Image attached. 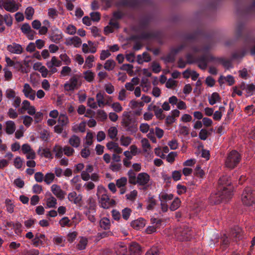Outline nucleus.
I'll list each match as a JSON object with an SVG mask.
<instances>
[{
    "label": "nucleus",
    "mask_w": 255,
    "mask_h": 255,
    "mask_svg": "<svg viewBox=\"0 0 255 255\" xmlns=\"http://www.w3.org/2000/svg\"><path fill=\"white\" fill-rule=\"evenodd\" d=\"M150 176L146 173L141 172L137 175V179L136 180V184L142 187V189L147 190L149 186V181Z\"/></svg>",
    "instance_id": "7"
},
{
    "label": "nucleus",
    "mask_w": 255,
    "mask_h": 255,
    "mask_svg": "<svg viewBox=\"0 0 255 255\" xmlns=\"http://www.w3.org/2000/svg\"><path fill=\"white\" fill-rule=\"evenodd\" d=\"M7 49L10 52L15 54H20L23 51L21 46L15 42L13 43L12 45H8L7 46Z\"/></svg>",
    "instance_id": "21"
},
{
    "label": "nucleus",
    "mask_w": 255,
    "mask_h": 255,
    "mask_svg": "<svg viewBox=\"0 0 255 255\" xmlns=\"http://www.w3.org/2000/svg\"><path fill=\"white\" fill-rule=\"evenodd\" d=\"M49 38L52 41L57 43L62 38V32L58 28L53 27L51 28Z\"/></svg>",
    "instance_id": "12"
},
{
    "label": "nucleus",
    "mask_w": 255,
    "mask_h": 255,
    "mask_svg": "<svg viewBox=\"0 0 255 255\" xmlns=\"http://www.w3.org/2000/svg\"><path fill=\"white\" fill-rule=\"evenodd\" d=\"M63 149L64 154L68 156H70L72 155L74 152V150L71 147L65 146Z\"/></svg>",
    "instance_id": "57"
},
{
    "label": "nucleus",
    "mask_w": 255,
    "mask_h": 255,
    "mask_svg": "<svg viewBox=\"0 0 255 255\" xmlns=\"http://www.w3.org/2000/svg\"><path fill=\"white\" fill-rule=\"evenodd\" d=\"M65 239L62 237L56 236L53 238V242L57 245L63 247L64 246Z\"/></svg>",
    "instance_id": "50"
},
{
    "label": "nucleus",
    "mask_w": 255,
    "mask_h": 255,
    "mask_svg": "<svg viewBox=\"0 0 255 255\" xmlns=\"http://www.w3.org/2000/svg\"><path fill=\"white\" fill-rule=\"evenodd\" d=\"M105 94L104 93L99 92L96 95V100L99 107H102L105 105Z\"/></svg>",
    "instance_id": "31"
},
{
    "label": "nucleus",
    "mask_w": 255,
    "mask_h": 255,
    "mask_svg": "<svg viewBox=\"0 0 255 255\" xmlns=\"http://www.w3.org/2000/svg\"><path fill=\"white\" fill-rule=\"evenodd\" d=\"M162 59L164 60L165 62L167 63L173 62L175 60V56L170 52L165 57L162 58Z\"/></svg>",
    "instance_id": "56"
},
{
    "label": "nucleus",
    "mask_w": 255,
    "mask_h": 255,
    "mask_svg": "<svg viewBox=\"0 0 255 255\" xmlns=\"http://www.w3.org/2000/svg\"><path fill=\"white\" fill-rule=\"evenodd\" d=\"M69 143L73 147H76V148L78 147L80 145V139L78 136H77L75 135H73L69 139Z\"/></svg>",
    "instance_id": "36"
},
{
    "label": "nucleus",
    "mask_w": 255,
    "mask_h": 255,
    "mask_svg": "<svg viewBox=\"0 0 255 255\" xmlns=\"http://www.w3.org/2000/svg\"><path fill=\"white\" fill-rule=\"evenodd\" d=\"M68 199L70 202L77 205L81 202L82 196L81 194L77 195L76 192L73 191L68 194Z\"/></svg>",
    "instance_id": "20"
},
{
    "label": "nucleus",
    "mask_w": 255,
    "mask_h": 255,
    "mask_svg": "<svg viewBox=\"0 0 255 255\" xmlns=\"http://www.w3.org/2000/svg\"><path fill=\"white\" fill-rule=\"evenodd\" d=\"M180 203L181 201L179 198L178 197L175 198L170 206V210L173 211L177 210L179 207Z\"/></svg>",
    "instance_id": "41"
},
{
    "label": "nucleus",
    "mask_w": 255,
    "mask_h": 255,
    "mask_svg": "<svg viewBox=\"0 0 255 255\" xmlns=\"http://www.w3.org/2000/svg\"><path fill=\"white\" fill-rule=\"evenodd\" d=\"M45 241V236L40 233H37L32 240L33 245L36 247L43 246Z\"/></svg>",
    "instance_id": "18"
},
{
    "label": "nucleus",
    "mask_w": 255,
    "mask_h": 255,
    "mask_svg": "<svg viewBox=\"0 0 255 255\" xmlns=\"http://www.w3.org/2000/svg\"><path fill=\"white\" fill-rule=\"evenodd\" d=\"M208 100L209 104L211 105H213L217 102H220L221 97L218 93L214 92L212 93L211 97L209 98Z\"/></svg>",
    "instance_id": "33"
},
{
    "label": "nucleus",
    "mask_w": 255,
    "mask_h": 255,
    "mask_svg": "<svg viewBox=\"0 0 255 255\" xmlns=\"http://www.w3.org/2000/svg\"><path fill=\"white\" fill-rule=\"evenodd\" d=\"M161 37V32L159 30L150 31H142L139 35H133L130 37L131 40L138 39L149 40L151 39H159Z\"/></svg>",
    "instance_id": "5"
},
{
    "label": "nucleus",
    "mask_w": 255,
    "mask_h": 255,
    "mask_svg": "<svg viewBox=\"0 0 255 255\" xmlns=\"http://www.w3.org/2000/svg\"><path fill=\"white\" fill-rule=\"evenodd\" d=\"M108 116L106 113L103 110H98L97 111L96 118L98 120L104 121L107 119Z\"/></svg>",
    "instance_id": "40"
},
{
    "label": "nucleus",
    "mask_w": 255,
    "mask_h": 255,
    "mask_svg": "<svg viewBox=\"0 0 255 255\" xmlns=\"http://www.w3.org/2000/svg\"><path fill=\"white\" fill-rule=\"evenodd\" d=\"M123 123L125 124L126 128H135L137 126V123L135 119L131 118L129 115H128L124 118Z\"/></svg>",
    "instance_id": "27"
},
{
    "label": "nucleus",
    "mask_w": 255,
    "mask_h": 255,
    "mask_svg": "<svg viewBox=\"0 0 255 255\" xmlns=\"http://www.w3.org/2000/svg\"><path fill=\"white\" fill-rule=\"evenodd\" d=\"M145 255H159L158 250L156 247H152L147 251Z\"/></svg>",
    "instance_id": "62"
},
{
    "label": "nucleus",
    "mask_w": 255,
    "mask_h": 255,
    "mask_svg": "<svg viewBox=\"0 0 255 255\" xmlns=\"http://www.w3.org/2000/svg\"><path fill=\"white\" fill-rule=\"evenodd\" d=\"M255 92V85L254 84H247L246 92L248 96H252Z\"/></svg>",
    "instance_id": "52"
},
{
    "label": "nucleus",
    "mask_w": 255,
    "mask_h": 255,
    "mask_svg": "<svg viewBox=\"0 0 255 255\" xmlns=\"http://www.w3.org/2000/svg\"><path fill=\"white\" fill-rule=\"evenodd\" d=\"M83 74L84 77L87 81L91 82L94 80L95 74L92 71L90 70H87L85 71L83 73Z\"/></svg>",
    "instance_id": "39"
},
{
    "label": "nucleus",
    "mask_w": 255,
    "mask_h": 255,
    "mask_svg": "<svg viewBox=\"0 0 255 255\" xmlns=\"http://www.w3.org/2000/svg\"><path fill=\"white\" fill-rule=\"evenodd\" d=\"M110 198L106 194H103L100 199V203L101 204V207L104 209H108L110 208V204H109Z\"/></svg>",
    "instance_id": "29"
},
{
    "label": "nucleus",
    "mask_w": 255,
    "mask_h": 255,
    "mask_svg": "<svg viewBox=\"0 0 255 255\" xmlns=\"http://www.w3.org/2000/svg\"><path fill=\"white\" fill-rule=\"evenodd\" d=\"M224 80H225L229 86L234 85L235 82L234 77L231 75H228L226 77L223 75L220 76L218 79V82L220 85L224 83Z\"/></svg>",
    "instance_id": "22"
},
{
    "label": "nucleus",
    "mask_w": 255,
    "mask_h": 255,
    "mask_svg": "<svg viewBox=\"0 0 255 255\" xmlns=\"http://www.w3.org/2000/svg\"><path fill=\"white\" fill-rule=\"evenodd\" d=\"M147 202L148 203L147 209L148 210H152L154 209V206L156 204V201L154 199L153 197H150L148 199Z\"/></svg>",
    "instance_id": "44"
},
{
    "label": "nucleus",
    "mask_w": 255,
    "mask_h": 255,
    "mask_svg": "<svg viewBox=\"0 0 255 255\" xmlns=\"http://www.w3.org/2000/svg\"><path fill=\"white\" fill-rule=\"evenodd\" d=\"M194 174L200 177H203L204 175V171L201 168L200 165H197L194 170Z\"/></svg>",
    "instance_id": "53"
},
{
    "label": "nucleus",
    "mask_w": 255,
    "mask_h": 255,
    "mask_svg": "<svg viewBox=\"0 0 255 255\" xmlns=\"http://www.w3.org/2000/svg\"><path fill=\"white\" fill-rule=\"evenodd\" d=\"M243 232L241 228L238 226L235 227L231 230L229 234V237L226 234H224L221 238L220 248L222 251H225L229 247L230 243V240H233L237 242L242 238Z\"/></svg>",
    "instance_id": "1"
},
{
    "label": "nucleus",
    "mask_w": 255,
    "mask_h": 255,
    "mask_svg": "<svg viewBox=\"0 0 255 255\" xmlns=\"http://www.w3.org/2000/svg\"><path fill=\"white\" fill-rule=\"evenodd\" d=\"M147 0H122L120 4L124 6H128L131 8H137L140 5L146 1Z\"/></svg>",
    "instance_id": "10"
},
{
    "label": "nucleus",
    "mask_w": 255,
    "mask_h": 255,
    "mask_svg": "<svg viewBox=\"0 0 255 255\" xmlns=\"http://www.w3.org/2000/svg\"><path fill=\"white\" fill-rule=\"evenodd\" d=\"M58 125L55 126L54 128H60L66 125L68 122V119L67 117L64 115H60L57 118Z\"/></svg>",
    "instance_id": "30"
},
{
    "label": "nucleus",
    "mask_w": 255,
    "mask_h": 255,
    "mask_svg": "<svg viewBox=\"0 0 255 255\" xmlns=\"http://www.w3.org/2000/svg\"><path fill=\"white\" fill-rule=\"evenodd\" d=\"M209 132L206 128H202L199 133V137L202 140H205L208 135Z\"/></svg>",
    "instance_id": "61"
},
{
    "label": "nucleus",
    "mask_w": 255,
    "mask_h": 255,
    "mask_svg": "<svg viewBox=\"0 0 255 255\" xmlns=\"http://www.w3.org/2000/svg\"><path fill=\"white\" fill-rule=\"evenodd\" d=\"M121 145L128 146L131 143V138L129 136L122 135L120 139Z\"/></svg>",
    "instance_id": "47"
},
{
    "label": "nucleus",
    "mask_w": 255,
    "mask_h": 255,
    "mask_svg": "<svg viewBox=\"0 0 255 255\" xmlns=\"http://www.w3.org/2000/svg\"><path fill=\"white\" fill-rule=\"evenodd\" d=\"M220 0H212L209 5L211 9H216ZM244 14H255V0H253L252 4L246 7L243 11Z\"/></svg>",
    "instance_id": "9"
},
{
    "label": "nucleus",
    "mask_w": 255,
    "mask_h": 255,
    "mask_svg": "<svg viewBox=\"0 0 255 255\" xmlns=\"http://www.w3.org/2000/svg\"><path fill=\"white\" fill-rule=\"evenodd\" d=\"M87 244V240L86 239L82 238L77 245L78 249L80 250H83L85 249Z\"/></svg>",
    "instance_id": "54"
},
{
    "label": "nucleus",
    "mask_w": 255,
    "mask_h": 255,
    "mask_svg": "<svg viewBox=\"0 0 255 255\" xmlns=\"http://www.w3.org/2000/svg\"><path fill=\"white\" fill-rule=\"evenodd\" d=\"M22 92L26 98H28L31 100H34L35 99V91L31 88L28 84L26 83L24 85Z\"/></svg>",
    "instance_id": "14"
},
{
    "label": "nucleus",
    "mask_w": 255,
    "mask_h": 255,
    "mask_svg": "<svg viewBox=\"0 0 255 255\" xmlns=\"http://www.w3.org/2000/svg\"><path fill=\"white\" fill-rule=\"evenodd\" d=\"M33 119L31 117L29 116H25L23 117V123L26 127H29Z\"/></svg>",
    "instance_id": "64"
},
{
    "label": "nucleus",
    "mask_w": 255,
    "mask_h": 255,
    "mask_svg": "<svg viewBox=\"0 0 255 255\" xmlns=\"http://www.w3.org/2000/svg\"><path fill=\"white\" fill-rule=\"evenodd\" d=\"M3 22H5L6 25L10 26L12 24V18L9 14H5L3 16Z\"/></svg>",
    "instance_id": "51"
},
{
    "label": "nucleus",
    "mask_w": 255,
    "mask_h": 255,
    "mask_svg": "<svg viewBox=\"0 0 255 255\" xmlns=\"http://www.w3.org/2000/svg\"><path fill=\"white\" fill-rule=\"evenodd\" d=\"M128 182L130 184L136 185V180L137 179V176H136V173L132 169H130L128 172Z\"/></svg>",
    "instance_id": "32"
},
{
    "label": "nucleus",
    "mask_w": 255,
    "mask_h": 255,
    "mask_svg": "<svg viewBox=\"0 0 255 255\" xmlns=\"http://www.w3.org/2000/svg\"><path fill=\"white\" fill-rule=\"evenodd\" d=\"M78 79L76 77H72L69 81L64 84V88L68 91H71L77 88Z\"/></svg>",
    "instance_id": "17"
},
{
    "label": "nucleus",
    "mask_w": 255,
    "mask_h": 255,
    "mask_svg": "<svg viewBox=\"0 0 255 255\" xmlns=\"http://www.w3.org/2000/svg\"><path fill=\"white\" fill-rule=\"evenodd\" d=\"M34 9L32 7L29 6L27 7L25 11L26 18L28 20L31 19L32 18V16L34 14Z\"/></svg>",
    "instance_id": "45"
},
{
    "label": "nucleus",
    "mask_w": 255,
    "mask_h": 255,
    "mask_svg": "<svg viewBox=\"0 0 255 255\" xmlns=\"http://www.w3.org/2000/svg\"><path fill=\"white\" fill-rule=\"evenodd\" d=\"M153 110L154 112L155 115L157 119L163 120L165 118L164 115L163 114V110L156 106H153Z\"/></svg>",
    "instance_id": "35"
},
{
    "label": "nucleus",
    "mask_w": 255,
    "mask_h": 255,
    "mask_svg": "<svg viewBox=\"0 0 255 255\" xmlns=\"http://www.w3.org/2000/svg\"><path fill=\"white\" fill-rule=\"evenodd\" d=\"M21 30L23 33L26 34L29 33L31 31V27L29 24L27 23H24L21 26Z\"/></svg>",
    "instance_id": "55"
},
{
    "label": "nucleus",
    "mask_w": 255,
    "mask_h": 255,
    "mask_svg": "<svg viewBox=\"0 0 255 255\" xmlns=\"http://www.w3.org/2000/svg\"><path fill=\"white\" fill-rule=\"evenodd\" d=\"M204 34V30L202 29H199L193 33L186 34L185 36V39L187 41H194L197 40L199 36H202Z\"/></svg>",
    "instance_id": "16"
},
{
    "label": "nucleus",
    "mask_w": 255,
    "mask_h": 255,
    "mask_svg": "<svg viewBox=\"0 0 255 255\" xmlns=\"http://www.w3.org/2000/svg\"><path fill=\"white\" fill-rule=\"evenodd\" d=\"M94 60V57L93 55L89 56L86 59L85 64L84 67H86L89 69L93 67V64Z\"/></svg>",
    "instance_id": "46"
},
{
    "label": "nucleus",
    "mask_w": 255,
    "mask_h": 255,
    "mask_svg": "<svg viewBox=\"0 0 255 255\" xmlns=\"http://www.w3.org/2000/svg\"><path fill=\"white\" fill-rule=\"evenodd\" d=\"M211 56L213 55L210 54L202 55L197 58L196 62L201 63H204V67L207 66L208 62L215 63V61H211L210 60V56Z\"/></svg>",
    "instance_id": "23"
},
{
    "label": "nucleus",
    "mask_w": 255,
    "mask_h": 255,
    "mask_svg": "<svg viewBox=\"0 0 255 255\" xmlns=\"http://www.w3.org/2000/svg\"><path fill=\"white\" fill-rule=\"evenodd\" d=\"M150 19L148 17H145L142 18L139 23L138 30L144 31V30L147 29L150 24Z\"/></svg>",
    "instance_id": "26"
},
{
    "label": "nucleus",
    "mask_w": 255,
    "mask_h": 255,
    "mask_svg": "<svg viewBox=\"0 0 255 255\" xmlns=\"http://www.w3.org/2000/svg\"><path fill=\"white\" fill-rule=\"evenodd\" d=\"M131 212V210L130 208H126L124 209L122 211V217L123 218V219L126 220H127L129 218Z\"/></svg>",
    "instance_id": "49"
},
{
    "label": "nucleus",
    "mask_w": 255,
    "mask_h": 255,
    "mask_svg": "<svg viewBox=\"0 0 255 255\" xmlns=\"http://www.w3.org/2000/svg\"><path fill=\"white\" fill-rule=\"evenodd\" d=\"M210 60L215 61L214 63L222 64L225 68L229 69L232 67V62L230 60L226 59L222 57H215L214 56H210Z\"/></svg>",
    "instance_id": "11"
},
{
    "label": "nucleus",
    "mask_w": 255,
    "mask_h": 255,
    "mask_svg": "<svg viewBox=\"0 0 255 255\" xmlns=\"http://www.w3.org/2000/svg\"><path fill=\"white\" fill-rule=\"evenodd\" d=\"M242 158L241 154L236 150L230 151L225 160V165L230 169H234L238 165Z\"/></svg>",
    "instance_id": "4"
},
{
    "label": "nucleus",
    "mask_w": 255,
    "mask_h": 255,
    "mask_svg": "<svg viewBox=\"0 0 255 255\" xmlns=\"http://www.w3.org/2000/svg\"><path fill=\"white\" fill-rule=\"evenodd\" d=\"M127 183V178L125 177H121L116 181V185L118 187L122 188L125 186Z\"/></svg>",
    "instance_id": "48"
},
{
    "label": "nucleus",
    "mask_w": 255,
    "mask_h": 255,
    "mask_svg": "<svg viewBox=\"0 0 255 255\" xmlns=\"http://www.w3.org/2000/svg\"><path fill=\"white\" fill-rule=\"evenodd\" d=\"M130 225L134 229L139 230L144 227L145 225V221L143 218H139L137 220L132 221L131 222Z\"/></svg>",
    "instance_id": "25"
},
{
    "label": "nucleus",
    "mask_w": 255,
    "mask_h": 255,
    "mask_svg": "<svg viewBox=\"0 0 255 255\" xmlns=\"http://www.w3.org/2000/svg\"><path fill=\"white\" fill-rule=\"evenodd\" d=\"M82 43L81 38L78 36H74L66 39V44L67 45H74L75 47H78Z\"/></svg>",
    "instance_id": "28"
},
{
    "label": "nucleus",
    "mask_w": 255,
    "mask_h": 255,
    "mask_svg": "<svg viewBox=\"0 0 255 255\" xmlns=\"http://www.w3.org/2000/svg\"><path fill=\"white\" fill-rule=\"evenodd\" d=\"M66 32L70 35H74L76 32V28L73 25L69 24L66 28Z\"/></svg>",
    "instance_id": "58"
},
{
    "label": "nucleus",
    "mask_w": 255,
    "mask_h": 255,
    "mask_svg": "<svg viewBox=\"0 0 255 255\" xmlns=\"http://www.w3.org/2000/svg\"><path fill=\"white\" fill-rule=\"evenodd\" d=\"M14 184L19 188H22L24 185V182L20 178H16L14 180Z\"/></svg>",
    "instance_id": "63"
},
{
    "label": "nucleus",
    "mask_w": 255,
    "mask_h": 255,
    "mask_svg": "<svg viewBox=\"0 0 255 255\" xmlns=\"http://www.w3.org/2000/svg\"><path fill=\"white\" fill-rule=\"evenodd\" d=\"M128 255H141V249L140 245L135 242L131 243L128 248Z\"/></svg>",
    "instance_id": "13"
},
{
    "label": "nucleus",
    "mask_w": 255,
    "mask_h": 255,
    "mask_svg": "<svg viewBox=\"0 0 255 255\" xmlns=\"http://www.w3.org/2000/svg\"><path fill=\"white\" fill-rule=\"evenodd\" d=\"M110 226V221L107 218H103L100 221V226L104 230H107L109 229Z\"/></svg>",
    "instance_id": "34"
},
{
    "label": "nucleus",
    "mask_w": 255,
    "mask_h": 255,
    "mask_svg": "<svg viewBox=\"0 0 255 255\" xmlns=\"http://www.w3.org/2000/svg\"><path fill=\"white\" fill-rule=\"evenodd\" d=\"M231 185V181L230 177L227 175L223 176L219 179L217 190L226 191L227 190L230 189L232 193L233 190Z\"/></svg>",
    "instance_id": "8"
},
{
    "label": "nucleus",
    "mask_w": 255,
    "mask_h": 255,
    "mask_svg": "<svg viewBox=\"0 0 255 255\" xmlns=\"http://www.w3.org/2000/svg\"><path fill=\"white\" fill-rule=\"evenodd\" d=\"M217 190V192L212 193L210 196V201L211 203L218 204L222 202H226L232 198V194L231 190L229 189L226 191Z\"/></svg>",
    "instance_id": "2"
},
{
    "label": "nucleus",
    "mask_w": 255,
    "mask_h": 255,
    "mask_svg": "<svg viewBox=\"0 0 255 255\" xmlns=\"http://www.w3.org/2000/svg\"><path fill=\"white\" fill-rule=\"evenodd\" d=\"M152 70L154 73H158L161 71V66L156 62L152 63Z\"/></svg>",
    "instance_id": "60"
},
{
    "label": "nucleus",
    "mask_w": 255,
    "mask_h": 255,
    "mask_svg": "<svg viewBox=\"0 0 255 255\" xmlns=\"http://www.w3.org/2000/svg\"><path fill=\"white\" fill-rule=\"evenodd\" d=\"M128 248L124 243H119L116 253L118 255H128Z\"/></svg>",
    "instance_id": "24"
},
{
    "label": "nucleus",
    "mask_w": 255,
    "mask_h": 255,
    "mask_svg": "<svg viewBox=\"0 0 255 255\" xmlns=\"http://www.w3.org/2000/svg\"><path fill=\"white\" fill-rule=\"evenodd\" d=\"M5 204L6 207V211L9 213H12L14 212V205L12 201L9 199H6L5 201Z\"/></svg>",
    "instance_id": "42"
},
{
    "label": "nucleus",
    "mask_w": 255,
    "mask_h": 255,
    "mask_svg": "<svg viewBox=\"0 0 255 255\" xmlns=\"http://www.w3.org/2000/svg\"><path fill=\"white\" fill-rule=\"evenodd\" d=\"M2 5L6 10L11 12H15L18 9L17 4L14 0L4 2Z\"/></svg>",
    "instance_id": "19"
},
{
    "label": "nucleus",
    "mask_w": 255,
    "mask_h": 255,
    "mask_svg": "<svg viewBox=\"0 0 255 255\" xmlns=\"http://www.w3.org/2000/svg\"><path fill=\"white\" fill-rule=\"evenodd\" d=\"M193 234L192 230L186 225L180 226L176 231V236L180 241L189 240Z\"/></svg>",
    "instance_id": "6"
},
{
    "label": "nucleus",
    "mask_w": 255,
    "mask_h": 255,
    "mask_svg": "<svg viewBox=\"0 0 255 255\" xmlns=\"http://www.w3.org/2000/svg\"><path fill=\"white\" fill-rule=\"evenodd\" d=\"M115 65L116 63L113 60L109 59L106 62L104 68L108 71H110L114 68Z\"/></svg>",
    "instance_id": "43"
},
{
    "label": "nucleus",
    "mask_w": 255,
    "mask_h": 255,
    "mask_svg": "<svg viewBox=\"0 0 255 255\" xmlns=\"http://www.w3.org/2000/svg\"><path fill=\"white\" fill-rule=\"evenodd\" d=\"M243 204L247 206L255 204V190L251 187H247L243 190L241 196Z\"/></svg>",
    "instance_id": "3"
},
{
    "label": "nucleus",
    "mask_w": 255,
    "mask_h": 255,
    "mask_svg": "<svg viewBox=\"0 0 255 255\" xmlns=\"http://www.w3.org/2000/svg\"><path fill=\"white\" fill-rule=\"evenodd\" d=\"M91 19L94 21H99L101 18V15L99 12H92L90 13Z\"/></svg>",
    "instance_id": "59"
},
{
    "label": "nucleus",
    "mask_w": 255,
    "mask_h": 255,
    "mask_svg": "<svg viewBox=\"0 0 255 255\" xmlns=\"http://www.w3.org/2000/svg\"><path fill=\"white\" fill-rule=\"evenodd\" d=\"M158 198L159 200L167 202L173 199V195L172 194H168L165 192H161L159 194Z\"/></svg>",
    "instance_id": "37"
},
{
    "label": "nucleus",
    "mask_w": 255,
    "mask_h": 255,
    "mask_svg": "<svg viewBox=\"0 0 255 255\" xmlns=\"http://www.w3.org/2000/svg\"><path fill=\"white\" fill-rule=\"evenodd\" d=\"M51 190L53 194H54L58 198L62 200L64 198L66 192L63 191L60 186L53 184L51 187Z\"/></svg>",
    "instance_id": "15"
},
{
    "label": "nucleus",
    "mask_w": 255,
    "mask_h": 255,
    "mask_svg": "<svg viewBox=\"0 0 255 255\" xmlns=\"http://www.w3.org/2000/svg\"><path fill=\"white\" fill-rule=\"evenodd\" d=\"M88 207H85L86 209H89L92 213L95 214L96 213V203L92 198H90L88 200Z\"/></svg>",
    "instance_id": "38"
}]
</instances>
